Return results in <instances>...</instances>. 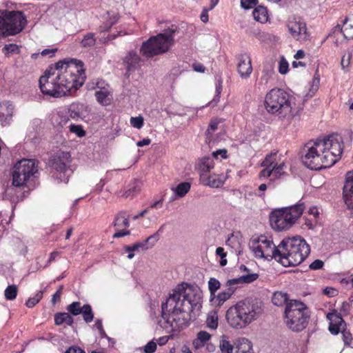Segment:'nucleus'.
<instances>
[{"label":"nucleus","mask_w":353,"mask_h":353,"mask_svg":"<svg viewBox=\"0 0 353 353\" xmlns=\"http://www.w3.org/2000/svg\"><path fill=\"white\" fill-rule=\"evenodd\" d=\"M200 300L197 286L186 283L178 285L161 304V318L157 320L158 325L166 333L182 329L188 323L189 313L200 304Z\"/></svg>","instance_id":"nucleus-1"},{"label":"nucleus","mask_w":353,"mask_h":353,"mask_svg":"<svg viewBox=\"0 0 353 353\" xmlns=\"http://www.w3.org/2000/svg\"><path fill=\"white\" fill-rule=\"evenodd\" d=\"M83 63L76 59L62 60L50 68L39 79V88L43 94L59 98L72 94L85 81Z\"/></svg>","instance_id":"nucleus-2"},{"label":"nucleus","mask_w":353,"mask_h":353,"mask_svg":"<svg viewBox=\"0 0 353 353\" xmlns=\"http://www.w3.org/2000/svg\"><path fill=\"white\" fill-rule=\"evenodd\" d=\"M303 163L311 170H319L332 166L343 152L342 139L331 134L307 143L303 149Z\"/></svg>","instance_id":"nucleus-3"},{"label":"nucleus","mask_w":353,"mask_h":353,"mask_svg":"<svg viewBox=\"0 0 353 353\" xmlns=\"http://www.w3.org/2000/svg\"><path fill=\"white\" fill-rule=\"evenodd\" d=\"M279 262L285 267L296 266L303 262L310 252V245L301 236L284 239L279 245Z\"/></svg>","instance_id":"nucleus-4"},{"label":"nucleus","mask_w":353,"mask_h":353,"mask_svg":"<svg viewBox=\"0 0 353 353\" xmlns=\"http://www.w3.org/2000/svg\"><path fill=\"white\" fill-rule=\"evenodd\" d=\"M264 105L267 112L276 114L287 124L294 118L293 107L287 92L281 88H273L265 95Z\"/></svg>","instance_id":"nucleus-5"},{"label":"nucleus","mask_w":353,"mask_h":353,"mask_svg":"<svg viewBox=\"0 0 353 353\" xmlns=\"http://www.w3.org/2000/svg\"><path fill=\"white\" fill-rule=\"evenodd\" d=\"M261 308L250 300L239 301L231 306L226 312V319L234 328H243L254 321Z\"/></svg>","instance_id":"nucleus-6"},{"label":"nucleus","mask_w":353,"mask_h":353,"mask_svg":"<svg viewBox=\"0 0 353 353\" xmlns=\"http://www.w3.org/2000/svg\"><path fill=\"white\" fill-rule=\"evenodd\" d=\"M175 29L168 28L163 32L151 37L140 48V53L145 58H151L167 52L174 43Z\"/></svg>","instance_id":"nucleus-7"},{"label":"nucleus","mask_w":353,"mask_h":353,"mask_svg":"<svg viewBox=\"0 0 353 353\" xmlns=\"http://www.w3.org/2000/svg\"><path fill=\"white\" fill-rule=\"evenodd\" d=\"M310 315L304 303L290 300L285 309V323L294 332H301L307 325Z\"/></svg>","instance_id":"nucleus-8"},{"label":"nucleus","mask_w":353,"mask_h":353,"mask_svg":"<svg viewBox=\"0 0 353 353\" xmlns=\"http://www.w3.org/2000/svg\"><path fill=\"white\" fill-rule=\"evenodd\" d=\"M304 207L302 203L274 210L270 215L272 228L277 231L289 229L301 216Z\"/></svg>","instance_id":"nucleus-9"},{"label":"nucleus","mask_w":353,"mask_h":353,"mask_svg":"<svg viewBox=\"0 0 353 353\" xmlns=\"http://www.w3.org/2000/svg\"><path fill=\"white\" fill-rule=\"evenodd\" d=\"M26 20L19 11L0 10V34L14 35L24 28Z\"/></svg>","instance_id":"nucleus-10"},{"label":"nucleus","mask_w":353,"mask_h":353,"mask_svg":"<svg viewBox=\"0 0 353 353\" xmlns=\"http://www.w3.org/2000/svg\"><path fill=\"white\" fill-rule=\"evenodd\" d=\"M38 172V161L35 159H22L14 166L12 184L20 187L26 184Z\"/></svg>","instance_id":"nucleus-11"},{"label":"nucleus","mask_w":353,"mask_h":353,"mask_svg":"<svg viewBox=\"0 0 353 353\" xmlns=\"http://www.w3.org/2000/svg\"><path fill=\"white\" fill-rule=\"evenodd\" d=\"M249 247L256 257L268 260L275 259L279 261V252H277L279 245L276 247L273 242L267 239L265 236L252 239Z\"/></svg>","instance_id":"nucleus-12"},{"label":"nucleus","mask_w":353,"mask_h":353,"mask_svg":"<svg viewBox=\"0 0 353 353\" xmlns=\"http://www.w3.org/2000/svg\"><path fill=\"white\" fill-rule=\"evenodd\" d=\"M288 28L293 38L297 41H305L308 37L305 23L299 18H293L288 23Z\"/></svg>","instance_id":"nucleus-13"},{"label":"nucleus","mask_w":353,"mask_h":353,"mask_svg":"<svg viewBox=\"0 0 353 353\" xmlns=\"http://www.w3.org/2000/svg\"><path fill=\"white\" fill-rule=\"evenodd\" d=\"M122 61L126 69L125 75L129 77L132 72H134L140 66L141 59L134 50H130L125 54Z\"/></svg>","instance_id":"nucleus-14"},{"label":"nucleus","mask_w":353,"mask_h":353,"mask_svg":"<svg viewBox=\"0 0 353 353\" xmlns=\"http://www.w3.org/2000/svg\"><path fill=\"white\" fill-rule=\"evenodd\" d=\"M226 179V175L223 174H212L210 175L200 174V180L202 184L212 188H218L221 187L224 184Z\"/></svg>","instance_id":"nucleus-15"},{"label":"nucleus","mask_w":353,"mask_h":353,"mask_svg":"<svg viewBox=\"0 0 353 353\" xmlns=\"http://www.w3.org/2000/svg\"><path fill=\"white\" fill-rule=\"evenodd\" d=\"M237 70L241 78L246 79L250 77L252 72L251 59L250 56L245 53L241 54L238 57Z\"/></svg>","instance_id":"nucleus-16"},{"label":"nucleus","mask_w":353,"mask_h":353,"mask_svg":"<svg viewBox=\"0 0 353 353\" xmlns=\"http://www.w3.org/2000/svg\"><path fill=\"white\" fill-rule=\"evenodd\" d=\"M71 156L68 152H60L52 159V167L59 172L65 171L70 165Z\"/></svg>","instance_id":"nucleus-17"},{"label":"nucleus","mask_w":353,"mask_h":353,"mask_svg":"<svg viewBox=\"0 0 353 353\" xmlns=\"http://www.w3.org/2000/svg\"><path fill=\"white\" fill-rule=\"evenodd\" d=\"M14 105L10 101L0 103V123L2 125H9L14 113Z\"/></svg>","instance_id":"nucleus-18"},{"label":"nucleus","mask_w":353,"mask_h":353,"mask_svg":"<svg viewBox=\"0 0 353 353\" xmlns=\"http://www.w3.org/2000/svg\"><path fill=\"white\" fill-rule=\"evenodd\" d=\"M327 318L331 321L329 330L332 334H337L342 324L344 323L343 319L335 312L328 313Z\"/></svg>","instance_id":"nucleus-19"},{"label":"nucleus","mask_w":353,"mask_h":353,"mask_svg":"<svg viewBox=\"0 0 353 353\" xmlns=\"http://www.w3.org/2000/svg\"><path fill=\"white\" fill-rule=\"evenodd\" d=\"M214 163L210 157H203L199 159L197 168L201 174H207L214 168Z\"/></svg>","instance_id":"nucleus-20"},{"label":"nucleus","mask_w":353,"mask_h":353,"mask_svg":"<svg viewBox=\"0 0 353 353\" xmlns=\"http://www.w3.org/2000/svg\"><path fill=\"white\" fill-rule=\"evenodd\" d=\"M341 32L346 39H353V14L345 19Z\"/></svg>","instance_id":"nucleus-21"},{"label":"nucleus","mask_w":353,"mask_h":353,"mask_svg":"<svg viewBox=\"0 0 353 353\" xmlns=\"http://www.w3.org/2000/svg\"><path fill=\"white\" fill-rule=\"evenodd\" d=\"M288 294L282 291L275 292L272 297L273 304L277 306H283L285 304L287 305L290 301H288Z\"/></svg>","instance_id":"nucleus-22"},{"label":"nucleus","mask_w":353,"mask_h":353,"mask_svg":"<svg viewBox=\"0 0 353 353\" xmlns=\"http://www.w3.org/2000/svg\"><path fill=\"white\" fill-rule=\"evenodd\" d=\"M252 15L254 19L261 23H264L268 20V12L265 7L259 6L253 10Z\"/></svg>","instance_id":"nucleus-23"},{"label":"nucleus","mask_w":353,"mask_h":353,"mask_svg":"<svg viewBox=\"0 0 353 353\" xmlns=\"http://www.w3.org/2000/svg\"><path fill=\"white\" fill-rule=\"evenodd\" d=\"M96 41L97 38L95 34L93 32H88L83 36L80 41V44L82 48H92L96 44Z\"/></svg>","instance_id":"nucleus-24"},{"label":"nucleus","mask_w":353,"mask_h":353,"mask_svg":"<svg viewBox=\"0 0 353 353\" xmlns=\"http://www.w3.org/2000/svg\"><path fill=\"white\" fill-rule=\"evenodd\" d=\"M147 243H149V242H145V240L143 242H139L132 245L125 246V248H124L125 251L129 252V254L128 255V258L130 259H132L134 256L133 252L138 250L139 248H142L143 250L148 249V247L146 246Z\"/></svg>","instance_id":"nucleus-25"},{"label":"nucleus","mask_w":353,"mask_h":353,"mask_svg":"<svg viewBox=\"0 0 353 353\" xmlns=\"http://www.w3.org/2000/svg\"><path fill=\"white\" fill-rule=\"evenodd\" d=\"M130 222L128 218L125 216V212H121L115 216L114 226L117 228H128Z\"/></svg>","instance_id":"nucleus-26"},{"label":"nucleus","mask_w":353,"mask_h":353,"mask_svg":"<svg viewBox=\"0 0 353 353\" xmlns=\"http://www.w3.org/2000/svg\"><path fill=\"white\" fill-rule=\"evenodd\" d=\"M54 322L56 325H61L65 323L68 325H72L74 320L69 313L63 312L57 314L54 316Z\"/></svg>","instance_id":"nucleus-27"},{"label":"nucleus","mask_w":353,"mask_h":353,"mask_svg":"<svg viewBox=\"0 0 353 353\" xmlns=\"http://www.w3.org/2000/svg\"><path fill=\"white\" fill-rule=\"evenodd\" d=\"M236 349L238 353H248L252 350L251 342L245 338L240 339L238 341Z\"/></svg>","instance_id":"nucleus-28"},{"label":"nucleus","mask_w":353,"mask_h":353,"mask_svg":"<svg viewBox=\"0 0 353 353\" xmlns=\"http://www.w3.org/2000/svg\"><path fill=\"white\" fill-rule=\"evenodd\" d=\"M232 296L231 291L228 292L226 290L219 292L217 295L215 294V298H213V301L217 306H221L226 301Z\"/></svg>","instance_id":"nucleus-29"},{"label":"nucleus","mask_w":353,"mask_h":353,"mask_svg":"<svg viewBox=\"0 0 353 353\" xmlns=\"http://www.w3.org/2000/svg\"><path fill=\"white\" fill-rule=\"evenodd\" d=\"M191 183L189 182L180 183L174 189L176 196L179 198L183 197L190 190Z\"/></svg>","instance_id":"nucleus-30"},{"label":"nucleus","mask_w":353,"mask_h":353,"mask_svg":"<svg viewBox=\"0 0 353 353\" xmlns=\"http://www.w3.org/2000/svg\"><path fill=\"white\" fill-rule=\"evenodd\" d=\"M211 335L205 331H200L197 334V338L194 341L196 347L203 346L208 341L210 340Z\"/></svg>","instance_id":"nucleus-31"},{"label":"nucleus","mask_w":353,"mask_h":353,"mask_svg":"<svg viewBox=\"0 0 353 353\" xmlns=\"http://www.w3.org/2000/svg\"><path fill=\"white\" fill-rule=\"evenodd\" d=\"M221 283L215 278H210L208 281V288L210 293V301H213V298H215L216 292L220 288Z\"/></svg>","instance_id":"nucleus-32"},{"label":"nucleus","mask_w":353,"mask_h":353,"mask_svg":"<svg viewBox=\"0 0 353 353\" xmlns=\"http://www.w3.org/2000/svg\"><path fill=\"white\" fill-rule=\"evenodd\" d=\"M219 348L221 353H232L234 347L226 339V336H223L221 340L220 341Z\"/></svg>","instance_id":"nucleus-33"},{"label":"nucleus","mask_w":353,"mask_h":353,"mask_svg":"<svg viewBox=\"0 0 353 353\" xmlns=\"http://www.w3.org/2000/svg\"><path fill=\"white\" fill-rule=\"evenodd\" d=\"M81 311V314H82L83 319L86 323L92 321L94 319V314L92 312V307L89 304L84 305L82 307Z\"/></svg>","instance_id":"nucleus-34"},{"label":"nucleus","mask_w":353,"mask_h":353,"mask_svg":"<svg viewBox=\"0 0 353 353\" xmlns=\"http://www.w3.org/2000/svg\"><path fill=\"white\" fill-rule=\"evenodd\" d=\"M95 96L97 101L103 105H107L110 103L109 93L104 91H97Z\"/></svg>","instance_id":"nucleus-35"},{"label":"nucleus","mask_w":353,"mask_h":353,"mask_svg":"<svg viewBox=\"0 0 353 353\" xmlns=\"http://www.w3.org/2000/svg\"><path fill=\"white\" fill-rule=\"evenodd\" d=\"M18 292V288L16 285H10L5 290V297L7 300H14Z\"/></svg>","instance_id":"nucleus-36"},{"label":"nucleus","mask_w":353,"mask_h":353,"mask_svg":"<svg viewBox=\"0 0 353 353\" xmlns=\"http://www.w3.org/2000/svg\"><path fill=\"white\" fill-rule=\"evenodd\" d=\"M285 168V165L284 163H281L280 164L276 163L272 168H271V169H273L272 174L274 179H279L285 174L283 171Z\"/></svg>","instance_id":"nucleus-37"},{"label":"nucleus","mask_w":353,"mask_h":353,"mask_svg":"<svg viewBox=\"0 0 353 353\" xmlns=\"http://www.w3.org/2000/svg\"><path fill=\"white\" fill-rule=\"evenodd\" d=\"M276 152L267 155L261 163L262 167L272 168L276 163Z\"/></svg>","instance_id":"nucleus-38"},{"label":"nucleus","mask_w":353,"mask_h":353,"mask_svg":"<svg viewBox=\"0 0 353 353\" xmlns=\"http://www.w3.org/2000/svg\"><path fill=\"white\" fill-rule=\"evenodd\" d=\"M67 310L72 314L77 316L81 313L82 307H81L80 302L75 301L67 307Z\"/></svg>","instance_id":"nucleus-39"},{"label":"nucleus","mask_w":353,"mask_h":353,"mask_svg":"<svg viewBox=\"0 0 353 353\" xmlns=\"http://www.w3.org/2000/svg\"><path fill=\"white\" fill-rule=\"evenodd\" d=\"M43 294V291H39L34 297L30 298L26 303V305L28 307H32L37 303L39 302V301L42 299Z\"/></svg>","instance_id":"nucleus-40"},{"label":"nucleus","mask_w":353,"mask_h":353,"mask_svg":"<svg viewBox=\"0 0 353 353\" xmlns=\"http://www.w3.org/2000/svg\"><path fill=\"white\" fill-rule=\"evenodd\" d=\"M240 283H241L238 278L229 279L225 283V286L227 288L226 290L228 292L231 291V294L232 295L236 291L237 285Z\"/></svg>","instance_id":"nucleus-41"},{"label":"nucleus","mask_w":353,"mask_h":353,"mask_svg":"<svg viewBox=\"0 0 353 353\" xmlns=\"http://www.w3.org/2000/svg\"><path fill=\"white\" fill-rule=\"evenodd\" d=\"M165 225H162L158 230L157 232H155L154 234L148 236L145 239V242H149L150 244V248L154 246L156 242H157L159 239V233L163 231V229L164 228Z\"/></svg>","instance_id":"nucleus-42"},{"label":"nucleus","mask_w":353,"mask_h":353,"mask_svg":"<svg viewBox=\"0 0 353 353\" xmlns=\"http://www.w3.org/2000/svg\"><path fill=\"white\" fill-rule=\"evenodd\" d=\"M352 58V52L350 51H347L343 55L341 60V65L343 70L348 68L350 64V60Z\"/></svg>","instance_id":"nucleus-43"},{"label":"nucleus","mask_w":353,"mask_h":353,"mask_svg":"<svg viewBox=\"0 0 353 353\" xmlns=\"http://www.w3.org/2000/svg\"><path fill=\"white\" fill-rule=\"evenodd\" d=\"M257 274H248L247 275L241 276L239 277L241 283H250L258 278Z\"/></svg>","instance_id":"nucleus-44"},{"label":"nucleus","mask_w":353,"mask_h":353,"mask_svg":"<svg viewBox=\"0 0 353 353\" xmlns=\"http://www.w3.org/2000/svg\"><path fill=\"white\" fill-rule=\"evenodd\" d=\"M130 124L135 128L140 129L143 125V118L141 116L131 117Z\"/></svg>","instance_id":"nucleus-45"},{"label":"nucleus","mask_w":353,"mask_h":353,"mask_svg":"<svg viewBox=\"0 0 353 353\" xmlns=\"http://www.w3.org/2000/svg\"><path fill=\"white\" fill-rule=\"evenodd\" d=\"M70 130L71 132L76 134L79 137H82L85 134V132L81 125H70Z\"/></svg>","instance_id":"nucleus-46"},{"label":"nucleus","mask_w":353,"mask_h":353,"mask_svg":"<svg viewBox=\"0 0 353 353\" xmlns=\"http://www.w3.org/2000/svg\"><path fill=\"white\" fill-rule=\"evenodd\" d=\"M288 61L284 59V57H282L279 61V72L281 74H285L288 72Z\"/></svg>","instance_id":"nucleus-47"},{"label":"nucleus","mask_w":353,"mask_h":353,"mask_svg":"<svg viewBox=\"0 0 353 353\" xmlns=\"http://www.w3.org/2000/svg\"><path fill=\"white\" fill-rule=\"evenodd\" d=\"M257 3L258 0H241V6L245 10L252 8Z\"/></svg>","instance_id":"nucleus-48"},{"label":"nucleus","mask_w":353,"mask_h":353,"mask_svg":"<svg viewBox=\"0 0 353 353\" xmlns=\"http://www.w3.org/2000/svg\"><path fill=\"white\" fill-rule=\"evenodd\" d=\"M19 50V48L16 44L10 43L6 45L3 48L2 51L5 54H9Z\"/></svg>","instance_id":"nucleus-49"},{"label":"nucleus","mask_w":353,"mask_h":353,"mask_svg":"<svg viewBox=\"0 0 353 353\" xmlns=\"http://www.w3.org/2000/svg\"><path fill=\"white\" fill-rule=\"evenodd\" d=\"M207 324L208 327L212 329H216L218 326V318L217 316H211L207 319Z\"/></svg>","instance_id":"nucleus-50"},{"label":"nucleus","mask_w":353,"mask_h":353,"mask_svg":"<svg viewBox=\"0 0 353 353\" xmlns=\"http://www.w3.org/2000/svg\"><path fill=\"white\" fill-rule=\"evenodd\" d=\"M140 191V189L139 188L137 187V186H134L130 189H128V190H126L124 194H123V196L125 197V198H132L135 194L138 193Z\"/></svg>","instance_id":"nucleus-51"},{"label":"nucleus","mask_w":353,"mask_h":353,"mask_svg":"<svg viewBox=\"0 0 353 353\" xmlns=\"http://www.w3.org/2000/svg\"><path fill=\"white\" fill-rule=\"evenodd\" d=\"M267 188L268 185L265 183H261L257 188L258 192H256L255 194L262 199H264L265 196V191L267 190Z\"/></svg>","instance_id":"nucleus-52"},{"label":"nucleus","mask_w":353,"mask_h":353,"mask_svg":"<svg viewBox=\"0 0 353 353\" xmlns=\"http://www.w3.org/2000/svg\"><path fill=\"white\" fill-rule=\"evenodd\" d=\"M272 170L271 168L264 167V168L260 172L259 174V178L261 179L262 178H268L272 175Z\"/></svg>","instance_id":"nucleus-53"},{"label":"nucleus","mask_w":353,"mask_h":353,"mask_svg":"<svg viewBox=\"0 0 353 353\" xmlns=\"http://www.w3.org/2000/svg\"><path fill=\"white\" fill-rule=\"evenodd\" d=\"M324 265V262L320 259H316L315 261H314L310 265V268L311 270H320L323 268Z\"/></svg>","instance_id":"nucleus-54"},{"label":"nucleus","mask_w":353,"mask_h":353,"mask_svg":"<svg viewBox=\"0 0 353 353\" xmlns=\"http://www.w3.org/2000/svg\"><path fill=\"white\" fill-rule=\"evenodd\" d=\"M157 349V343L154 341H150L145 346L144 351L145 353H153Z\"/></svg>","instance_id":"nucleus-55"},{"label":"nucleus","mask_w":353,"mask_h":353,"mask_svg":"<svg viewBox=\"0 0 353 353\" xmlns=\"http://www.w3.org/2000/svg\"><path fill=\"white\" fill-rule=\"evenodd\" d=\"M219 155H220L223 159H227V150L225 149H219L212 152V157L215 159H217Z\"/></svg>","instance_id":"nucleus-56"},{"label":"nucleus","mask_w":353,"mask_h":353,"mask_svg":"<svg viewBox=\"0 0 353 353\" xmlns=\"http://www.w3.org/2000/svg\"><path fill=\"white\" fill-rule=\"evenodd\" d=\"M63 288V285H60L57 291L53 294L52 298V303L53 304H55L57 301L60 300Z\"/></svg>","instance_id":"nucleus-57"},{"label":"nucleus","mask_w":353,"mask_h":353,"mask_svg":"<svg viewBox=\"0 0 353 353\" xmlns=\"http://www.w3.org/2000/svg\"><path fill=\"white\" fill-rule=\"evenodd\" d=\"M343 341L345 345H350L352 342V337L350 332L343 331L342 332Z\"/></svg>","instance_id":"nucleus-58"},{"label":"nucleus","mask_w":353,"mask_h":353,"mask_svg":"<svg viewBox=\"0 0 353 353\" xmlns=\"http://www.w3.org/2000/svg\"><path fill=\"white\" fill-rule=\"evenodd\" d=\"M130 234V230H119L113 234L112 237L114 239H117V238H120V237H123L125 236H128Z\"/></svg>","instance_id":"nucleus-59"},{"label":"nucleus","mask_w":353,"mask_h":353,"mask_svg":"<svg viewBox=\"0 0 353 353\" xmlns=\"http://www.w3.org/2000/svg\"><path fill=\"white\" fill-rule=\"evenodd\" d=\"M94 326L97 327V329L99 330V333L101 336H104L105 335V331L103 329L102 322L101 320L97 319L95 322Z\"/></svg>","instance_id":"nucleus-60"},{"label":"nucleus","mask_w":353,"mask_h":353,"mask_svg":"<svg viewBox=\"0 0 353 353\" xmlns=\"http://www.w3.org/2000/svg\"><path fill=\"white\" fill-rule=\"evenodd\" d=\"M209 10V8H203L202 13L200 16L201 20L205 23H207L209 20V17L208 14Z\"/></svg>","instance_id":"nucleus-61"},{"label":"nucleus","mask_w":353,"mask_h":353,"mask_svg":"<svg viewBox=\"0 0 353 353\" xmlns=\"http://www.w3.org/2000/svg\"><path fill=\"white\" fill-rule=\"evenodd\" d=\"M325 294L329 296H334L336 294V290L332 288H326L323 290Z\"/></svg>","instance_id":"nucleus-62"},{"label":"nucleus","mask_w":353,"mask_h":353,"mask_svg":"<svg viewBox=\"0 0 353 353\" xmlns=\"http://www.w3.org/2000/svg\"><path fill=\"white\" fill-rule=\"evenodd\" d=\"M57 48H52V49H45L41 52L42 56H46L49 54L50 57L54 56V53L57 52Z\"/></svg>","instance_id":"nucleus-63"},{"label":"nucleus","mask_w":353,"mask_h":353,"mask_svg":"<svg viewBox=\"0 0 353 353\" xmlns=\"http://www.w3.org/2000/svg\"><path fill=\"white\" fill-rule=\"evenodd\" d=\"M65 353H85V352L78 347H71L65 352Z\"/></svg>","instance_id":"nucleus-64"}]
</instances>
